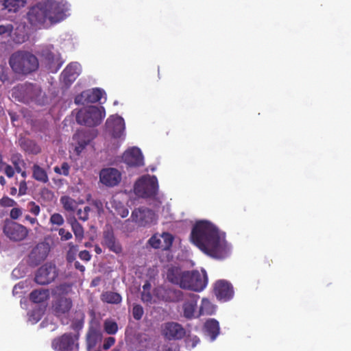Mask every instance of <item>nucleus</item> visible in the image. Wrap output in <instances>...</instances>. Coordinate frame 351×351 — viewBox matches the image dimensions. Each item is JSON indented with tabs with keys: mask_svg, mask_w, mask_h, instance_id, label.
I'll return each mask as SVG.
<instances>
[{
	"mask_svg": "<svg viewBox=\"0 0 351 351\" xmlns=\"http://www.w3.org/2000/svg\"><path fill=\"white\" fill-rule=\"evenodd\" d=\"M100 281H101V279H100V278H98V277L93 279L90 282V287H95L98 286Z\"/></svg>",
	"mask_w": 351,
	"mask_h": 351,
	"instance_id": "e2e57ef3",
	"label": "nucleus"
},
{
	"mask_svg": "<svg viewBox=\"0 0 351 351\" xmlns=\"http://www.w3.org/2000/svg\"><path fill=\"white\" fill-rule=\"evenodd\" d=\"M154 292L158 299L165 302H176L183 298L182 291L165 286L157 287L154 289Z\"/></svg>",
	"mask_w": 351,
	"mask_h": 351,
	"instance_id": "1a4fd4ad",
	"label": "nucleus"
},
{
	"mask_svg": "<svg viewBox=\"0 0 351 351\" xmlns=\"http://www.w3.org/2000/svg\"><path fill=\"white\" fill-rule=\"evenodd\" d=\"M95 137V134L93 131L82 130H78L73 135V140L77 143V145L75 148L77 155L82 152V150L88 145L90 141Z\"/></svg>",
	"mask_w": 351,
	"mask_h": 351,
	"instance_id": "a211bd4d",
	"label": "nucleus"
},
{
	"mask_svg": "<svg viewBox=\"0 0 351 351\" xmlns=\"http://www.w3.org/2000/svg\"><path fill=\"white\" fill-rule=\"evenodd\" d=\"M99 180L104 185L113 187L120 183L121 180V173L115 168H105L101 169L99 173Z\"/></svg>",
	"mask_w": 351,
	"mask_h": 351,
	"instance_id": "ddd939ff",
	"label": "nucleus"
},
{
	"mask_svg": "<svg viewBox=\"0 0 351 351\" xmlns=\"http://www.w3.org/2000/svg\"><path fill=\"white\" fill-rule=\"evenodd\" d=\"M215 311L216 306L214 305L208 299L204 298L202 300L199 313L197 317L204 315H212L215 314Z\"/></svg>",
	"mask_w": 351,
	"mask_h": 351,
	"instance_id": "c756f323",
	"label": "nucleus"
},
{
	"mask_svg": "<svg viewBox=\"0 0 351 351\" xmlns=\"http://www.w3.org/2000/svg\"><path fill=\"white\" fill-rule=\"evenodd\" d=\"M104 330L108 335H114L118 331L117 322L112 320H106L104 324Z\"/></svg>",
	"mask_w": 351,
	"mask_h": 351,
	"instance_id": "f704fd0d",
	"label": "nucleus"
},
{
	"mask_svg": "<svg viewBox=\"0 0 351 351\" xmlns=\"http://www.w3.org/2000/svg\"><path fill=\"white\" fill-rule=\"evenodd\" d=\"M199 295L191 294L190 299L186 300L182 304L183 316L187 319L197 317L195 313L197 307Z\"/></svg>",
	"mask_w": 351,
	"mask_h": 351,
	"instance_id": "4be33fe9",
	"label": "nucleus"
},
{
	"mask_svg": "<svg viewBox=\"0 0 351 351\" xmlns=\"http://www.w3.org/2000/svg\"><path fill=\"white\" fill-rule=\"evenodd\" d=\"M22 215V210L20 208H13L10 210V216L12 219H17Z\"/></svg>",
	"mask_w": 351,
	"mask_h": 351,
	"instance_id": "603ef678",
	"label": "nucleus"
},
{
	"mask_svg": "<svg viewBox=\"0 0 351 351\" xmlns=\"http://www.w3.org/2000/svg\"><path fill=\"white\" fill-rule=\"evenodd\" d=\"M103 95V92L99 88L93 89L92 91L86 94V99L88 102L96 103L100 101Z\"/></svg>",
	"mask_w": 351,
	"mask_h": 351,
	"instance_id": "72a5a7b5",
	"label": "nucleus"
},
{
	"mask_svg": "<svg viewBox=\"0 0 351 351\" xmlns=\"http://www.w3.org/2000/svg\"><path fill=\"white\" fill-rule=\"evenodd\" d=\"M190 238L202 252L213 258L223 259L230 254V247L225 233L208 221H197L192 228Z\"/></svg>",
	"mask_w": 351,
	"mask_h": 351,
	"instance_id": "f257e3e1",
	"label": "nucleus"
},
{
	"mask_svg": "<svg viewBox=\"0 0 351 351\" xmlns=\"http://www.w3.org/2000/svg\"><path fill=\"white\" fill-rule=\"evenodd\" d=\"M3 232L10 240L21 241L28 235L29 230L24 226L12 221H5Z\"/></svg>",
	"mask_w": 351,
	"mask_h": 351,
	"instance_id": "0eeeda50",
	"label": "nucleus"
},
{
	"mask_svg": "<svg viewBox=\"0 0 351 351\" xmlns=\"http://www.w3.org/2000/svg\"><path fill=\"white\" fill-rule=\"evenodd\" d=\"M74 345V339L71 334L65 333L60 337L56 338L52 341V346L57 351H68L72 350Z\"/></svg>",
	"mask_w": 351,
	"mask_h": 351,
	"instance_id": "412c9836",
	"label": "nucleus"
},
{
	"mask_svg": "<svg viewBox=\"0 0 351 351\" xmlns=\"http://www.w3.org/2000/svg\"><path fill=\"white\" fill-rule=\"evenodd\" d=\"M72 230L77 240L81 241L84 237V229L82 225L75 220L72 224Z\"/></svg>",
	"mask_w": 351,
	"mask_h": 351,
	"instance_id": "c9c22d12",
	"label": "nucleus"
},
{
	"mask_svg": "<svg viewBox=\"0 0 351 351\" xmlns=\"http://www.w3.org/2000/svg\"><path fill=\"white\" fill-rule=\"evenodd\" d=\"M101 244L108 249L110 252L119 254L123 251V247L119 241L116 238L114 231L111 227L106 228L103 232Z\"/></svg>",
	"mask_w": 351,
	"mask_h": 351,
	"instance_id": "9b49d317",
	"label": "nucleus"
},
{
	"mask_svg": "<svg viewBox=\"0 0 351 351\" xmlns=\"http://www.w3.org/2000/svg\"><path fill=\"white\" fill-rule=\"evenodd\" d=\"M90 208L89 206H85L83 210H77V215L80 220L85 221L88 219V213L90 212Z\"/></svg>",
	"mask_w": 351,
	"mask_h": 351,
	"instance_id": "37998d69",
	"label": "nucleus"
},
{
	"mask_svg": "<svg viewBox=\"0 0 351 351\" xmlns=\"http://www.w3.org/2000/svg\"><path fill=\"white\" fill-rule=\"evenodd\" d=\"M167 278L182 289L195 292L203 291L208 284V276L205 270L200 273L197 270L182 271L178 267H171L167 271Z\"/></svg>",
	"mask_w": 351,
	"mask_h": 351,
	"instance_id": "7ed1b4c3",
	"label": "nucleus"
},
{
	"mask_svg": "<svg viewBox=\"0 0 351 351\" xmlns=\"http://www.w3.org/2000/svg\"><path fill=\"white\" fill-rule=\"evenodd\" d=\"M42 56L47 62L48 69L51 73H56L62 66V62H60L59 56L55 55L49 50H44Z\"/></svg>",
	"mask_w": 351,
	"mask_h": 351,
	"instance_id": "b1692460",
	"label": "nucleus"
},
{
	"mask_svg": "<svg viewBox=\"0 0 351 351\" xmlns=\"http://www.w3.org/2000/svg\"><path fill=\"white\" fill-rule=\"evenodd\" d=\"M19 145L21 149L28 154L36 155L41 152V148L36 142L28 138H19Z\"/></svg>",
	"mask_w": 351,
	"mask_h": 351,
	"instance_id": "393cba45",
	"label": "nucleus"
},
{
	"mask_svg": "<svg viewBox=\"0 0 351 351\" xmlns=\"http://www.w3.org/2000/svg\"><path fill=\"white\" fill-rule=\"evenodd\" d=\"M79 257L83 261H88L90 260L91 256L88 251L83 250L80 252Z\"/></svg>",
	"mask_w": 351,
	"mask_h": 351,
	"instance_id": "6e6d98bb",
	"label": "nucleus"
},
{
	"mask_svg": "<svg viewBox=\"0 0 351 351\" xmlns=\"http://www.w3.org/2000/svg\"><path fill=\"white\" fill-rule=\"evenodd\" d=\"M94 250H95V253L97 254H100L102 253V250L98 245H95Z\"/></svg>",
	"mask_w": 351,
	"mask_h": 351,
	"instance_id": "69168bd1",
	"label": "nucleus"
},
{
	"mask_svg": "<svg viewBox=\"0 0 351 351\" xmlns=\"http://www.w3.org/2000/svg\"><path fill=\"white\" fill-rule=\"evenodd\" d=\"M65 12L60 0H45L29 8L27 19L34 27L47 29L65 19Z\"/></svg>",
	"mask_w": 351,
	"mask_h": 351,
	"instance_id": "f03ea898",
	"label": "nucleus"
},
{
	"mask_svg": "<svg viewBox=\"0 0 351 351\" xmlns=\"http://www.w3.org/2000/svg\"><path fill=\"white\" fill-rule=\"evenodd\" d=\"M50 222L52 224L61 226L64 223V219L59 213H54L50 217Z\"/></svg>",
	"mask_w": 351,
	"mask_h": 351,
	"instance_id": "a18cd8bd",
	"label": "nucleus"
},
{
	"mask_svg": "<svg viewBox=\"0 0 351 351\" xmlns=\"http://www.w3.org/2000/svg\"><path fill=\"white\" fill-rule=\"evenodd\" d=\"M61 202L63 204L64 208L67 211H74L75 210V201L69 197H61Z\"/></svg>",
	"mask_w": 351,
	"mask_h": 351,
	"instance_id": "58836bf2",
	"label": "nucleus"
},
{
	"mask_svg": "<svg viewBox=\"0 0 351 351\" xmlns=\"http://www.w3.org/2000/svg\"><path fill=\"white\" fill-rule=\"evenodd\" d=\"M204 330L209 336L211 341H214L219 334V324L215 319H208L204 324Z\"/></svg>",
	"mask_w": 351,
	"mask_h": 351,
	"instance_id": "a878e982",
	"label": "nucleus"
},
{
	"mask_svg": "<svg viewBox=\"0 0 351 351\" xmlns=\"http://www.w3.org/2000/svg\"><path fill=\"white\" fill-rule=\"evenodd\" d=\"M15 91L21 95L22 100L24 102H28L33 100L37 96L38 88L32 84H25L19 85Z\"/></svg>",
	"mask_w": 351,
	"mask_h": 351,
	"instance_id": "5701e85b",
	"label": "nucleus"
},
{
	"mask_svg": "<svg viewBox=\"0 0 351 351\" xmlns=\"http://www.w3.org/2000/svg\"><path fill=\"white\" fill-rule=\"evenodd\" d=\"M178 350H179V348L178 346H175L174 348L169 347L165 349V351H178Z\"/></svg>",
	"mask_w": 351,
	"mask_h": 351,
	"instance_id": "338daca9",
	"label": "nucleus"
},
{
	"mask_svg": "<svg viewBox=\"0 0 351 351\" xmlns=\"http://www.w3.org/2000/svg\"><path fill=\"white\" fill-rule=\"evenodd\" d=\"M71 287V286L68 284H62V285H60L57 289L58 291H66L68 289H69Z\"/></svg>",
	"mask_w": 351,
	"mask_h": 351,
	"instance_id": "052dcab7",
	"label": "nucleus"
},
{
	"mask_svg": "<svg viewBox=\"0 0 351 351\" xmlns=\"http://www.w3.org/2000/svg\"><path fill=\"white\" fill-rule=\"evenodd\" d=\"M118 214L122 217V218H124V217H126L128 214H129V211L128 210L125 208L124 206H121L119 210H118Z\"/></svg>",
	"mask_w": 351,
	"mask_h": 351,
	"instance_id": "13d9d810",
	"label": "nucleus"
},
{
	"mask_svg": "<svg viewBox=\"0 0 351 351\" xmlns=\"http://www.w3.org/2000/svg\"><path fill=\"white\" fill-rule=\"evenodd\" d=\"M79 74L80 65L76 62H71L62 72L61 80L66 87H69L75 82Z\"/></svg>",
	"mask_w": 351,
	"mask_h": 351,
	"instance_id": "6ab92c4d",
	"label": "nucleus"
},
{
	"mask_svg": "<svg viewBox=\"0 0 351 351\" xmlns=\"http://www.w3.org/2000/svg\"><path fill=\"white\" fill-rule=\"evenodd\" d=\"M100 299L103 302L111 304H119L122 302L121 295L111 291L103 292L100 295Z\"/></svg>",
	"mask_w": 351,
	"mask_h": 351,
	"instance_id": "cd10ccee",
	"label": "nucleus"
},
{
	"mask_svg": "<svg viewBox=\"0 0 351 351\" xmlns=\"http://www.w3.org/2000/svg\"><path fill=\"white\" fill-rule=\"evenodd\" d=\"M49 298L48 289H35L29 294V299L34 303H41L47 300Z\"/></svg>",
	"mask_w": 351,
	"mask_h": 351,
	"instance_id": "c85d7f7f",
	"label": "nucleus"
},
{
	"mask_svg": "<svg viewBox=\"0 0 351 351\" xmlns=\"http://www.w3.org/2000/svg\"><path fill=\"white\" fill-rule=\"evenodd\" d=\"M102 335L98 326H89L86 335V344L87 351H93L97 344L101 341Z\"/></svg>",
	"mask_w": 351,
	"mask_h": 351,
	"instance_id": "aec40b11",
	"label": "nucleus"
},
{
	"mask_svg": "<svg viewBox=\"0 0 351 351\" xmlns=\"http://www.w3.org/2000/svg\"><path fill=\"white\" fill-rule=\"evenodd\" d=\"M131 218L139 226H145L154 221L155 213L147 208H138L132 211Z\"/></svg>",
	"mask_w": 351,
	"mask_h": 351,
	"instance_id": "4468645a",
	"label": "nucleus"
},
{
	"mask_svg": "<svg viewBox=\"0 0 351 351\" xmlns=\"http://www.w3.org/2000/svg\"><path fill=\"white\" fill-rule=\"evenodd\" d=\"M16 204V202L8 196H3L0 199V205L3 207H12Z\"/></svg>",
	"mask_w": 351,
	"mask_h": 351,
	"instance_id": "c03bdc74",
	"label": "nucleus"
},
{
	"mask_svg": "<svg viewBox=\"0 0 351 351\" xmlns=\"http://www.w3.org/2000/svg\"><path fill=\"white\" fill-rule=\"evenodd\" d=\"M74 266L76 269H78L82 272H84L85 270L84 266L82 265L79 261H75L74 263Z\"/></svg>",
	"mask_w": 351,
	"mask_h": 351,
	"instance_id": "680f3d73",
	"label": "nucleus"
},
{
	"mask_svg": "<svg viewBox=\"0 0 351 351\" xmlns=\"http://www.w3.org/2000/svg\"><path fill=\"white\" fill-rule=\"evenodd\" d=\"M13 30V26L9 25H0V35H10Z\"/></svg>",
	"mask_w": 351,
	"mask_h": 351,
	"instance_id": "8fccbe9b",
	"label": "nucleus"
},
{
	"mask_svg": "<svg viewBox=\"0 0 351 351\" xmlns=\"http://www.w3.org/2000/svg\"><path fill=\"white\" fill-rule=\"evenodd\" d=\"M53 307L56 315L60 316L71 310L72 301L70 298H60L55 302Z\"/></svg>",
	"mask_w": 351,
	"mask_h": 351,
	"instance_id": "bb28decb",
	"label": "nucleus"
},
{
	"mask_svg": "<svg viewBox=\"0 0 351 351\" xmlns=\"http://www.w3.org/2000/svg\"><path fill=\"white\" fill-rule=\"evenodd\" d=\"M49 246L46 243H39L31 251L28 262L29 265L36 267L44 261L49 252Z\"/></svg>",
	"mask_w": 351,
	"mask_h": 351,
	"instance_id": "f8f14e48",
	"label": "nucleus"
},
{
	"mask_svg": "<svg viewBox=\"0 0 351 351\" xmlns=\"http://www.w3.org/2000/svg\"><path fill=\"white\" fill-rule=\"evenodd\" d=\"M185 328L179 323L169 322L164 324L162 334L168 340H180L186 336Z\"/></svg>",
	"mask_w": 351,
	"mask_h": 351,
	"instance_id": "9d476101",
	"label": "nucleus"
},
{
	"mask_svg": "<svg viewBox=\"0 0 351 351\" xmlns=\"http://www.w3.org/2000/svg\"><path fill=\"white\" fill-rule=\"evenodd\" d=\"M29 211L35 216L39 215L40 208V206L36 204L34 202H30L27 204Z\"/></svg>",
	"mask_w": 351,
	"mask_h": 351,
	"instance_id": "49530a36",
	"label": "nucleus"
},
{
	"mask_svg": "<svg viewBox=\"0 0 351 351\" xmlns=\"http://www.w3.org/2000/svg\"><path fill=\"white\" fill-rule=\"evenodd\" d=\"M9 64L14 73L24 75L36 71L39 66L36 56L25 51L13 53L9 58Z\"/></svg>",
	"mask_w": 351,
	"mask_h": 351,
	"instance_id": "20e7f679",
	"label": "nucleus"
},
{
	"mask_svg": "<svg viewBox=\"0 0 351 351\" xmlns=\"http://www.w3.org/2000/svg\"><path fill=\"white\" fill-rule=\"evenodd\" d=\"M160 237L162 243V250H169L174 240L173 236L169 232H163Z\"/></svg>",
	"mask_w": 351,
	"mask_h": 351,
	"instance_id": "473e14b6",
	"label": "nucleus"
},
{
	"mask_svg": "<svg viewBox=\"0 0 351 351\" xmlns=\"http://www.w3.org/2000/svg\"><path fill=\"white\" fill-rule=\"evenodd\" d=\"M106 125L107 128L111 131L112 136L115 138H121L125 131L124 119L117 115L110 116L106 121Z\"/></svg>",
	"mask_w": 351,
	"mask_h": 351,
	"instance_id": "dca6fc26",
	"label": "nucleus"
},
{
	"mask_svg": "<svg viewBox=\"0 0 351 351\" xmlns=\"http://www.w3.org/2000/svg\"><path fill=\"white\" fill-rule=\"evenodd\" d=\"M32 178L42 183H47L49 181L47 171L37 164L32 167Z\"/></svg>",
	"mask_w": 351,
	"mask_h": 351,
	"instance_id": "7c9ffc66",
	"label": "nucleus"
},
{
	"mask_svg": "<svg viewBox=\"0 0 351 351\" xmlns=\"http://www.w3.org/2000/svg\"><path fill=\"white\" fill-rule=\"evenodd\" d=\"M160 235L154 234L149 240L148 243L155 249H161L162 246Z\"/></svg>",
	"mask_w": 351,
	"mask_h": 351,
	"instance_id": "4c0bfd02",
	"label": "nucleus"
},
{
	"mask_svg": "<svg viewBox=\"0 0 351 351\" xmlns=\"http://www.w3.org/2000/svg\"><path fill=\"white\" fill-rule=\"evenodd\" d=\"M123 160L130 167H141L144 165L142 152L138 147H132L125 152Z\"/></svg>",
	"mask_w": 351,
	"mask_h": 351,
	"instance_id": "f3484780",
	"label": "nucleus"
},
{
	"mask_svg": "<svg viewBox=\"0 0 351 351\" xmlns=\"http://www.w3.org/2000/svg\"><path fill=\"white\" fill-rule=\"evenodd\" d=\"M144 314L143 308L140 304H134L132 308V315L136 320H140Z\"/></svg>",
	"mask_w": 351,
	"mask_h": 351,
	"instance_id": "79ce46f5",
	"label": "nucleus"
},
{
	"mask_svg": "<svg viewBox=\"0 0 351 351\" xmlns=\"http://www.w3.org/2000/svg\"><path fill=\"white\" fill-rule=\"evenodd\" d=\"M158 189V180L155 176H143L135 183L134 193L143 198L153 197L156 195Z\"/></svg>",
	"mask_w": 351,
	"mask_h": 351,
	"instance_id": "39448f33",
	"label": "nucleus"
},
{
	"mask_svg": "<svg viewBox=\"0 0 351 351\" xmlns=\"http://www.w3.org/2000/svg\"><path fill=\"white\" fill-rule=\"evenodd\" d=\"M3 1L4 8L10 12H16L26 3L25 0H3Z\"/></svg>",
	"mask_w": 351,
	"mask_h": 351,
	"instance_id": "2f4dec72",
	"label": "nucleus"
},
{
	"mask_svg": "<svg viewBox=\"0 0 351 351\" xmlns=\"http://www.w3.org/2000/svg\"><path fill=\"white\" fill-rule=\"evenodd\" d=\"M12 163L13 164L14 167V169L17 173L21 172V168L20 167V165H25V161L22 158V156L20 154H16L12 156L11 158Z\"/></svg>",
	"mask_w": 351,
	"mask_h": 351,
	"instance_id": "e433bc0d",
	"label": "nucleus"
},
{
	"mask_svg": "<svg viewBox=\"0 0 351 351\" xmlns=\"http://www.w3.org/2000/svg\"><path fill=\"white\" fill-rule=\"evenodd\" d=\"M151 283L149 281H146L143 286V291H150Z\"/></svg>",
	"mask_w": 351,
	"mask_h": 351,
	"instance_id": "0e129e2a",
	"label": "nucleus"
},
{
	"mask_svg": "<svg viewBox=\"0 0 351 351\" xmlns=\"http://www.w3.org/2000/svg\"><path fill=\"white\" fill-rule=\"evenodd\" d=\"M25 220L28 221L32 225H34L38 222V220L36 217H30L29 215H27L25 217Z\"/></svg>",
	"mask_w": 351,
	"mask_h": 351,
	"instance_id": "bf43d9fd",
	"label": "nucleus"
},
{
	"mask_svg": "<svg viewBox=\"0 0 351 351\" xmlns=\"http://www.w3.org/2000/svg\"><path fill=\"white\" fill-rule=\"evenodd\" d=\"M0 80L2 82H5V81L8 80L6 69L3 66H2V71H0Z\"/></svg>",
	"mask_w": 351,
	"mask_h": 351,
	"instance_id": "4d7b16f0",
	"label": "nucleus"
},
{
	"mask_svg": "<svg viewBox=\"0 0 351 351\" xmlns=\"http://www.w3.org/2000/svg\"><path fill=\"white\" fill-rule=\"evenodd\" d=\"M58 234L60 236L62 241H68L72 238V234L64 228H60Z\"/></svg>",
	"mask_w": 351,
	"mask_h": 351,
	"instance_id": "09e8293b",
	"label": "nucleus"
},
{
	"mask_svg": "<svg viewBox=\"0 0 351 351\" xmlns=\"http://www.w3.org/2000/svg\"><path fill=\"white\" fill-rule=\"evenodd\" d=\"M115 341L114 337H109L106 338L102 346L103 349L105 350L110 349L115 343Z\"/></svg>",
	"mask_w": 351,
	"mask_h": 351,
	"instance_id": "de8ad7c7",
	"label": "nucleus"
},
{
	"mask_svg": "<svg viewBox=\"0 0 351 351\" xmlns=\"http://www.w3.org/2000/svg\"><path fill=\"white\" fill-rule=\"evenodd\" d=\"M141 300L145 303H151L152 295L150 291H143L141 294Z\"/></svg>",
	"mask_w": 351,
	"mask_h": 351,
	"instance_id": "3c124183",
	"label": "nucleus"
},
{
	"mask_svg": "<svg viewBox=\"0 0 351 351\" xmlns=\"http://www.w3.org/2000/svg\"><path fill=\"white\" fill-rule=\"evenodd\" d=\"M57 276L58 272L56 266L46 263L36 271L35 281L39 285H48L53 282Z\"/></svg>",
	"mask_w": 351,
	"mask_h": 351,
	"instance_id": "6e6552de",
	"label": "nucleus"
},
{
	"mask_svg": "<svg viewBox=\"0 0 351 351\" xmlns=\"http://www.w3.org/2000/svg\"><path fill=\"white\" fill-rule=\"evenodd\" d=\"M12 122H14L17 120V117L14 113H10Z\"/></svg>",
	"mask_w": 351,
	"mask_h": 351,
	"instance_id": "774afa93",
	"label": "nucleus"
},
{
	"mask_svg": "<svg viewBox=\"0 0 351 351\" xmlns=\"http://www.w3.org/2000/svg\"><path fill=\"white\" fill-rule=\"evenodd\" d=\"M3 169H4L5 173L8 178L14 176V169L11 165L5 163Z\"/></svg>",
	"mask_w": 351,
	"mask_h": 351,
	"instance_id": "864d4df0",
	"label": "nucleus"
},
{
	"mask_svg": "<svg viewBox=\"0 0 351 351\" xmlns=\"http://www.w3.org/2000/svg\"><path fill=\"white\" fill-rule=\"evenodd\" d=\"M213 291L219 300L228 301L230 300L234 295L232 285L225 280H217L215 283Z\"/></svg>",
	"mask_w": 351,
	"mask_h": 351,
	"instance_id": "2eb2a0df",
	"label": "nucleus"
},
{
	"mask_svg": "<svg viewBox=\"0 0 351 351\" xmlns=\"http://www.w3.org/2000/svg\"><path fill=\"white\" fill-rule=\"evenodd\" d=\"M200 342L199 338L197 335H188L185 339L186 347L194 348Z\"/></svg>",
	"mask_w": 351,
	"mask_h": 351,
	"instance_id": "ea45409f",
	"label": "nucleus"
},
{
	"mask_svg": "<svg viewBox=\"0 0 351 351\" xmlns=\"http://www.w3.org/2000/svg\"><path fill=\"white\" fill-rule=\"evenodd\" d=\"M53 170L55 173L58 174L67 176L69 175L70 166L66 162H64L61 165L60 167L56 166L54 167Z\"/></svg>",
	"mask_w": 351,
	"mask_h": 351,
	"instance_id": "a19ab883",
	"label": "nucleus"
},
{
	"mask_svg": "<svg viewBox=\"0 0 351 351\" xmlns=\"http://www.w3.org/2000/svg\"><path fill=\"white\" fill-rule=\"evenodd\" d=\"M27 186L25 180H22L19 184V195L22 196L27 193Z\"/></svg>",
	"mask_w": 351,
	"mask_h": 351,
	"instance_id": "5fc2aeb1",
	"label": "nucleus"
},
{
	"mask_svg": "<svg viewBox=\"0 0 351 351\" xmlns=\"http://www.w3.org/2000/svg\"><path fill=\"white\" fill-rule=\"evenodd\" d=\"M104 117L102 111L96 106H88L78 111L76 121L80 125L94 127L99 125Z\"/></svg>",
	"mask_w": 351,
	"mask_h": 351,
	"instance_id": "423d86ee",
	"label": "nucleus"
}]
</instances>
